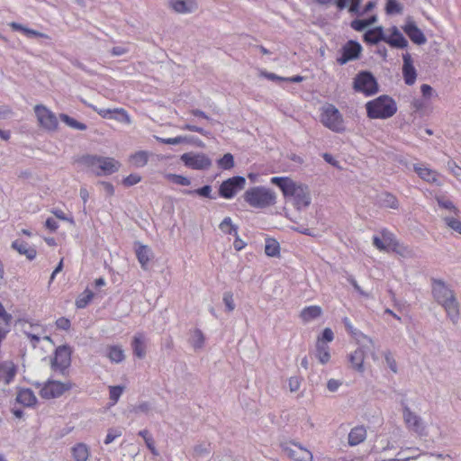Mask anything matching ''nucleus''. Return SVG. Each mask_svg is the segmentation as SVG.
Returning <instances> with one entry per match:
<instances>
[{
	"label": "nucleus",
	"mask_w": 461,
	"mask_h": 461,
	"mask_svg": "<svg viewBox=\"0 0 461 461\" xmlns=\"http://www.w3.org/2000/svg\"><path fill=\"white\" fill-rule=\"evenodd\" d=\"M432 295L435 301L446 311L451 321L455 324L459 319V303L455 293L444 281L432 279Z\"/></svg>",
	"instance_id": "obj_1"
},
{
	"label": "nucleus",
	"mask_w": 461,
	"mask_h": 461,
	"mask_svg": "<svg viewBox=\"0 0 461 461\" xmlns=\"http://www.w3.org/2000/svg\"><path fill=\"white\" fill-rule=\"evenodd\" d=\"M271 183L279 187L285 197H294L297 209L307 207L311 203L310 193L306 185H297L291 178L284 176H274L271 178Z\"/></svg>",
	"instance_id": "obj_2"
},
{
	"label": "nucleus",
	"mask_w": 461,
	"mask_h": 461,
	"mask_svg": "<svg viewBox=\"0 0 461 461\" xmlns=\"http://www.w3.org/2000/svg\"><path fill=\"white\" fill-rule=\"evenodd\" d=\"M367 116L371 119H387L397 112L395 101L387 95H383L366 104Z\"/></svg>",
	"instance_id": "obj_3"
},
{
	"label": "nucleus",
	"mask_w": 461,
	"mask_h": 461,
	"mask_svg": "<svg viewBox=\"0 0 461 461\" xmlns=\"http://www.w3.org/2000/svg\"><path fill=\"white\" fill-rule=\"evenodd\" d=\"M77 161L91 168L96 176L111 175L120 167V163L114 158L96 155H84Z\"/></svg>",
	"instance_id": "obj_4"
},
{
	"label": "nucleus",
	"mask_w": 461,
	"mask_h": 461,
	"mask_svg": "<svg viewBox=\"0 0 461 461\" xmlns=\"http://www.w3.org/2000/svg\"><path fill=\"white\" fill-rule=\"evenodd\" d=\"M276 194L264 186H254L244 193V200L252 207L266 208L276 203Z\"/></svg>",
	"instance_id": "obj_5"
},
{
	"label": "nucleus",
	"mask_w": 461,
	"mask_h": 461,
	"mask_svg": "<svg viewBox=\"0 0 461 461\" xmlns=\"http://www.w3.org/2000/svg\"><path fill=\"white\" fill-rule=\"evenodd\" d=\"M353 88L369 96L378 92V83L371 72L361 71L354 78Z\"/></svg>",
	"instance_id": "obj_6"
},
{
	"label": "nucleus",
	"mask_w": 461,
	"mask_h": 461,
	"mask_svg": "<svg viewBox=\"0 0 461 461\" xmlns=\"http://www.w3.org/2000/svg\"><path fill=\"white\" fill-rule=\"evenodd\" d=\"M321 122L335 132H342L345 130L342 115L333 104L323 108Z\"/></svg>",
	"instance_id": "obj_7"
},
{
	"label": "nucleus",
	"mask_w": 461,
	"mask_h": 461,
	"mask_svg": "<svg viewBox=\"0 0 461 461\" xmlns=\"http://www.w3.org/2000/svg\"><path fill=\"white\" fill-rule=\"evenodd\" d=\"M72 350L69 346L62 345L56 348L54 357L50 361L51 369L65 375L71 365Z\"/></svg>",
	"instance_id": "obj_8"
},
{
	"label": "nucleus",
	"mask_w": 461,
	"mask_h": 461,
	"mask_svg": "<svg viewBox=\"0 0 461 461\" xmlns=\"http://www.w3.org/2000/svg\"><path fill=\"white\" fill-rule=\"evenodd\" d=\"M34 113L39 125L46 131H55L58 129L59 122L54 113L43 104H36Z\"/></svg>",
	"instance_id": "obj_9"
},
{
	"label": "nucleus",
	"mask_w": 461,
	"mask_h": 461,
	"mask_svg": "<svg viewBox=\"0 0 461 461\" xmlns=\"http://www.w3.org/2000/svg\"><path fill=\"white\" fill-rule=\"evenodd\" d=\"M246 179L244 176H236L224 180L219 187V195L225 199L233 198L236 194L244 189Z\"/></svg>",
	"instance_id": "obj_10"
},
{
	"label": "nucleus",
	"mask_w": 461,
	"mask_h": 461,
	"mask_svg": "<svg viewBox=\"0 0 461 461\" xmlns=\"http://www.w3.org/2000/svg\"><path fill=\"white\" fill-rule=\"evenodd\" d=\"M180 159L185 167L194 170H206L212 166V159L204 153H184Z\"/></svg>",
	"instance_id": "obj_11"
},
{
	"label": "nucleus",
	"mask_w": 461,
	"mask_h": 461,
	"mask_svg": "<svg viewBox=\"0 0 461 461\" xmlns=\"http://www.w3.org/2000/svg\"><path fill=\"white\" fill-rule=\"evenodd\" d=\"M72 388L70 382L61 383L56 380L47 381L40 391V395L43 399H53L61 396L65 392Z\"/></svg>",
	"instance_id": "obj_12"
},
{
	"label": "nucleus",
	"mask_w": 461,
	"mask_h": 461,
	"mask_svg": "<svg viewBox=\"0 0 461 461\" xmlns=\"http://www.w3.org/2000/svg\"><path fill=\"white\" fill-rule=\"evenodd\" d=\"M402 416L409 429L414 431L419 436L427 435L426 426L424 425L422 419L413 412L408 406L403 408Z\"/></svg>",
	"instance_id": "obj_13"
},
{
	"label": "nucleus",
	"mask_w": 461,
	"mask_h": 461,
	"mask_svg": "<svg viewBox=\"0 0 461 461\" xmlns=\"http://www.w3.org/2000/svg\"><path fill=\"white\" fill-rule=\"evenodd\" d=\"M362 51L359 42L350 40L341 49V56L337 59L339 65H344L350 60L357 59Z\"/></svg>",
	"instance_id": "obj_14"
},
{
	"label": "nucleus",
	"mask_w": 461,
	"mask_h": 461,
	"mask_svg": "<svg viewBox=\"0 0 461 461\" xmlns=\"http://www.w3.org/2000/svg\"><path fill=\"white\" fill-rule=\"evenodd\" d=\"M402 30L415 44L422 45L426 43L427 38L412 19L408 18L406 23L402 26Z\"/></svg>",
	"instance_id": "obj_15"
},
{
	"label": "nucleus",
	"mask_w": 461,
	"mask_h": 461,
	"mask_svg": "<svg viewBox=\"0 0 461 461\" xmlns=\"http://www.w3.org/2000/svg\"><path fill=\"white\" fill-rule=\"evenodd\" d=\"M294 447H284V451L287 456L295 461H312L313 456L311 451L302 446L293 443Z\"/></svg>",
	"instance_id": "obj_16"
},
{
	"label": "nucleus",
	"mask_w": 461,
	"mask_h": 461,
	"mask_svg": "<svg viewBox=\"0 0 461 461\" xmlns=\"http://www.w3.org/2000/svg\"><path fill=\"white\" fill-rule=\"evenodd\" d=\"M402 75L404 82L408 86H412L416 81L417 72L412 64L411 54L409 52L402 54Z\"/></svg>",
	"instance_id": "obj_17"
},
{
	"label": "nucleus",
	"mask_w": 461,
	"mask_h": 461,
	"mask_svg": "<svg viewBox=\"0 0 461 461\" xmlns=\"http://www.w3.org/2000/svg\"><path fill=\"white\" fill-rule=\"evenodd\" d=\"M390 31L391 34L389 36L385 35L384 42L396 49H405L408 47V41L396 26H393Z\"/></svg>",
	"instance_id": "obj_18"
},
{
	"label": "nucleus",
	"mask_w": 461,
	"mask_h": 461,
	"mask_svg": "<svg viewBox=\"0 0 461 461\" xmlns=\"http://www.w3.org/2000/svg\"><path fill=\"white\" fill-rule=\"evenodd\" d=\"M137 248L135 249L136 257L138 261L140 262L141 268L143 270L148 269V265L153 257V252L149 247L147 245H142L140 242L135 244Z\"/></svg>",
	"instance_id": "obj_19"
},
{
	"label": "nucleus",
	"mask_w": 461,
	"mask_h": 461,
	"mask_svg": "<svg viewBox=\"0 0 461 461\" xmlns=\"http://www.w3.org/2000/svg\"><path fill=\"white\" fill-rule=\"evenodd\" d=\"M363 40L369 45H376L380 41H384L385 34L382 26H377L373 29L367 30L364 35Z\"/></svg>",
	"instance_id": "obj_20"
},
{
	"label": "nucleus",
	"mask_w": 461,
	"mask_h": 461,
	"mask_svg": "<svg viewBox=\"0 0 461 461\" xmlns=\"http://www.w3.org/2000/svg\"><path fill=\"white\" fill-rule=\"evenodd\" d=\"M17 372L16 366L12 361H5L0 364V381L4 380L5 384H9L14 378Z\"/></svg>",
	"instance_id": "obj_21"
},
{
	"label": "nucleus",
	"mask_w": 461,
	"mask_h": 461,
	"mask_svg": "<svg viewBox=\"0 0 461 461\" xmlns=\"http://www.w3.org/2000/svg\"><path fill=\"white\" fill-rule=\"evenodd\" d=\"M12 248L18 251L19 254L24 255L29 260L36 258L37 251L34 248L30 247L23 240H16L12 243Z\"/></svg>",
	"instance_id": "obj_22"
},
{
	"label": "nucleus",
	"mask_w": 461,
	"mask_h": 461,
	"mask_svg": "<svg viewBox=\"0 0 461 461\" xmlns=\"http://www.w3.org/2000/svg\"><path fill=\"white\" fill-rule=\"evenodd\" d=\"M315 357L321 365L327 364L330 360V347L322 340H317L315 345Z\"/></svg>",
	"instance_id": "obj_23"
},
{
	"label": "nucleus",
	"mask_w": 461,
	"mask_h": 461,
	"mask_svg": "<svg viewBox=\"0 0 461 461\" xmlns=\"http://www.w3.org/2000/svg\"><path fill=\"white\" fill-rule=\"evenodd\" d=\"M71 454L75 461H88L90 456V448L85 443H77L72 447Z\"/></svg>",
	"instance_id": "obj_24"
},
{
	"label": "nucleus",
	"mask_w": 461,
	"mask_h": 461,
	"mask_svg": "<svg viewBox=\"0 0 461 461\" xmlns=\"http://www.w3.org/2000/svg\"><path fill=\"white\" fill-rule=\"evenodd\" d=\"M364 359H365V352L362 348H357L348 357V360H349L352 367L356 371L360 372V373H363L365 370Z\"/></svg>",
	"instance_id": "obj_25"
},
{
	"label": "nucleus",
	"mask_w": 461,
	"mask_h": 461,
	"mask_svg": "<svg viewBox=\"0 0 461 461\" xmlns=\"http://www.w3.org/2000/svg\"><path fill=\"white\" fill-rule=\"evenodd\" d=\"M366 438V430L364 426L353 428L348 434V445L357 446L363 442Z\"/></svg>",
	"instance_id": "obj_26"
},
{
	"label": "nucleus",
	"mask_w": 461,
	"mask_h": 461,
	"mask_svg": "<svg viewBox=\"0 0 461 461\" xmlns=\"http://www.w3.org/2000/svg\"><path fill=\"white\" fill-rule=\"evenodd\" d=\"M172 8L179 14L192 13L195 9L194 0H176L171 3Z\"/></svg>",
	"instance_id": "obj_27"
},
{
	"label": "nucleus",
	"mask_w": 461,
	"mask_h": 461,
	"mask_svg": "<svg viewBox=\"0 0 461 461\" xmlns=\"http://www.w3.org/2000/svg\"><path fill=\"white\" fill-rule=\"evenodd\" d=\"M16 401L24 406H32L37 399L31 389H22L18 392Z\"/></svg>",
	"instance_id": "obj_28"
},
{
	"label": "nucleus",
	"mask_w": 461,
	"mask_h": 461,
	"mask_svg": "<svg viewBox=\"0 0 461 461\" xmlns=\"http://www.w3.org/2000/svg\"><path fill=\"white\" fill-rule=\"evenodd\" d=\"M133 354L138 358H144L146 356V345L143 336L140 334L135 335L131 343Z\"/></svg>",
	"instance_id": "obj_29"
},
{
	"label": "nucleus",
	"mask_w": 461,
	"mask_h": 461,
	"mask_svg": "<svg viewBox=\"0 0 461 461\" xmlns=\"http://www.w3.org/2000/svg\"><path fill=\"white\" fill-rule=\"evenodd\" d=\"M321 308L317 305L308 306L302 310L300 317L304 322L311 321L321 315Z\"/></svg>",
	"instance_id": "obj_30"
},
{
	"label": "nucleus",
	"mask_w": 461,
	"mask_h": 461,
	"mask_svg": "<svg viewBox=\"0 0 461 461\" xmlns=\"http://www.w3.org/2000/svg\"><path fill=\"white\" fill-rule=\"evenodd\" d=\"M9 25L13 30L23 32L28 37H40L43 39H50V36L48 34L38 32L33 29L27 28L21 23L13 22Z\"/></svg>",
	"instance_id": "obj_31"
},
{
	"label": "nucleus",
	"mask_w": 461,
	"mask_h": 461,
	"mask_svg": "<svg viewBox=\"0 0 461 461\" xmlns=\"http://www.w3.org/2000/svg\"><path fill=\"white\" fill-rule=\"evenodd\" d=\"M211 451L212 448L210 443L198 444L194 447L192 456L198 461L203 460L210 456Z\"/></svg>",
	"instance_id": "obj_32"
},
{
	"label": "nucleus",
	"mask_w": 461,
	"mask_h": 461,
	"mask_svg": "<svg viewBox=\"0 0 461 461\" xmlns=\"http://www.w3.org/2000/svg\"><path fill=\"white\" fill-rule=\"evenodd\" d=\"M379 203L383 207L398 209L399 202L397 198L391 193L384 192L379 195Z\"/></svg>",
	"instance_id": "obj_33"
},
{
	"label": "nucleus",
	"mask_w": 461,
	"mask_h": 461,
	"mask_svg": "<svg viewBox=\"0 0 461 461\" xmlns=\"http://www.w3.org/2000/svg\"><path fill=\"white\" fill-rule=\"evenodd\" d=\"M265 253L268 257H279L280 245L278 241L272 238L266 239Z\"/></svg>",
	"instance_id": "obj_34"
},
{
	"label": "nucleus",
	"mask_w": 461,
	"mask_h": 461,
	"mask_svg": "<svg viewBox=\"0 0 461 461\" xmlns=\"http://www.w3.org/2000/svg\"><path fill=\"white\" fill-rule=\"evenodd\" d=\"M107 357L112 362L120 363L125 357L124 351L120 346H110L107 349Z\"/></svg>",
	"instance_id": "obj_35"
},
{
	"label": "nucleus",
	"mask_w": 461,
	"mask_h": 461,
	"mask_svg": "<svg viewBox=\"0 0 461 461\" xmlns=\"http://www.w3.org/2000/svg\"><path fill=\"white\" fill-rule=\"evenodd\" d=\"M212 188L209 185H205L200 188L194 189V190H184L183 193L185 194L194 195L197 194L201 197L210 198V199H215L216 197L212 194Z\"/></svg>",
	"instance_id": "obj_36"
},
{
	"label": "nucleus",
	"mask_w": 461,
	"mask_h": 461,
	"mask_svg": "<svg viewBox=\"0 0 461 461\" xmlns=\"http://www.w3.org/2000/svg\"><path fill=\"white\" fill-rule=\"evenodd\" d=\"M59 119L66 123L68 127L78 130V131H86L87 129L86 124L77 121L76 119L70 117L66 113H60Z\"/></svg>",
	"instance_id": "obj_37"
},
{
	"label": "nucleus",
	"mask_w": 461,
	"mask_h": 461,
	"mask_svg": "<svg viewBox=\"0 0 461 461\" xmlns=\"http://www.w3.org/2000/svg\"><path fill=\"white\" fill-rule=\"evenodd\" d=\"M131 162L138 167H144L149 160V153L141 150L134 153L131 157Z\"/></svg>",
	"instance_id": "obj_38"
},
{
	"label": "nucleus",
	"mask_w": 461,
	"mask_h": 461,
	"mask_svg": "<svg viewBox=\"0 0 461 461\" xmlns=\"http://www.w3.org/2000/svg\"><path fill=\"white\" fill-rule=\"evenodd\" d=\"M219 228L224 233L237 235L238 226L232 224L230 217H225L220 223Z\"/></svg>",
	"instance_id": "obj_39"
},
{
	"label": "nucleus",
	"mask_w": 461,
	"mask_h": 461,
	"mask_svg": "<svg viewBox=\"0 0 461 461\" xmlns=\"http://www.w3.org/2000/svg\"><path fill=\"white\" fill-rule=\"evenodd\" d=\"M415 172L419 175V176L425 181L428 182H435L436 181V176L435 172L432 170L426 168V167H420L418 166H414Z\"/></svg>",
	"instance_id": "obj_40"
},
{
	"label": "nucleus",
	"mask_w": 461,
	"mask_h": 461,
	"mask_svg": "<svg viewBox=\"0 0 461 461\" xmlns=\"http://www.w3.org/2000/svg\"><path fill=\"white\" fill-rule=\"evenodd\" d=\"M94 297V293L86 289L79 297L76 300V306L78 309H83L90 303Z\"/></svg>",
	"instance_id": "obj_41"
},
{
	"label": "nucleus",
	"mask_w": 461,
	"mask_h": 461,
	"mask_svg": "<svg viewBox=\"0 0 461 461\" xmlns=\"http://www.w3.org/2000/svg\"><path fill=\"white\" fill-rule=\"evenodd\" d=\"M157 140L164 144H169V145H177L183 142L192 141L194 140V137H187V136H177L175 138H157Z\"/></svg>",
	"instance_id": "obj_42"
},
{
	"label": "nucleus",
	"mask_w": 461,
	"mask_h": 461,
	"mask_svg": "<svg viewBox=\"0 0 461 461\" xmlns=\"http://www.w3.org/2000/svg\"><path fill=\"white\" fill-rule=\"evenodd\" d=\"M217 164H218L219 167H221V169H224V170L230 169L234 167V157L230 153H226L222 156V158H221L217 161Z\"/></svg>",
	"instance_id": "obj_43"
},
{
	"label": "nucleus",
	"mask_w": 461,
	"mask_h": 461,
	"mask_svg": "<svg viewBox=\"0 0 461 461\" xmlns=\"http://www.w3.org/2000/svg\"><path fill=\"white\" fill-rule=\"evenodd\" d=\"M436 200L439 207L448 210L456 215L458 214L459 210L455 206V204L450 200L443 196H437Z\"/></svg>",
	"instance_id": "obj_44"
},
{
	"label": "nucleus",
	"mask_w": 461,
	"mask_h": 461,
	"mask_svg": "<svg viewBox=\"0 0 461 461\" xmlns=\"http://www.w3.org/2000/svg\"><path fill=\"white\" fill-rule=\"evenodd\" d=\"M139 435L143 438L148 448L151 451V453L156 456L158 455L154 446V440L149 432L147 429H143L139 432Z\"/></svg>",
	"instance_id": "obj_45"
},
{
	"label": "nucleus",
	"mask_w": 461,
	"mask_h": 461,
	"mask_svg": "<svg viewBox=\"0 0 461 461\" xmlns=\"http://www.w3.org/2000/svg\"><path fill=\"white\" fill-rule=\"evenodd\" d=\"M167 178L173 182L174 184L179 185H189L191 184V180L184 176L176 175V174H168L167 176Z\"/></svg>",
	"instance_id": "obj_46"
},
{
	"label": "nucleus",
	"mask_w": 461,
	"mask_h": 461,
	"mask_svg": "<svg viewBox=\"0 0 461 461\" xmlns=\"http://www.w3.org/2000/svg\"><path fill=\"white\" fill-rule=\"evenodd\" d=\"M204 343V336L201 330L195 329L192 337V345L194 348H201Z\"/></svg>",
	"instance_id": "obj_47"
},
{
	"label": "nucleus",
	"mask_w": 461,
	"mask_h": 461,
	"mask_svg": "<svg viewBox=\"0 0 461 461\" xmlns=\"http://www.w3.org/2000/svg\"><path fill=\"white\" fill-rule=\"evenodd\" d=\"M113 112L112 119L127 124L131 123V118L124 109H114Z\"/></svg>",
	"instance_id": "obj_48"
},
{
	"label": "nucleus",
	"mask_w": 461,
	"mask_h": 461,
	"mask_svg": "<svg viewBox=\"0 0 461 461\" xmlns=\"http://www.w3.org/2000/svg\"><path fill=\"white\" fill-rule=\"evenodd\" d=\"M402 10V6L397 2V0H387L385 11L388 14H399Z\"/></svg>",
	"instance_id": "obj_49"
},
{
	"label": "nucleus",
	"mask_w": 461,
	"mask_h": 461,
	"mask_svg": "<svg viewBox=\"0 0 461 461\" xmlns=\"http://www.w3.org/2000/svg\"><path fill=\"white\" fill-rule=\"evenodd\" d=\"M443 220L447 227L461 234V221L454 217H445Z\"/></svg>",
	"instance_id": "obj_50"
},
{
	"label": "nucleus",
	"mask_w": 461,
	"mask_h": 461,
	"mask_svg": "<svg viewBox=\"0 0 461 461\" xmlns=\"http://www.w3.org/2000/svg\"><path fill=\"white\" fill-rule=\"evenodd\" d=\"M402 257L408 258L411 257L412 251L408 247L403 246L400 243H395L393 247L390 249Z\"/></svg>",
	"instance_id": "obj_51"
},
{
	"label": "nucleus",
	"mask_w": 461,
	"mask_h": 461,
	"mask_svg": "<svg viewBox=\"0 0 461 461\" xmlns=\"http://www.w3.org/2000/svg\"><path fill=\"white\" fill-rule=\"evenodd\" d=\"M122 434V432L120 429H115V428L109 429L106 438L104 439V444L105 445L111 444L115 438L121 437Z\"/></svg>",
	"instance_id": "obj_52"
},
{
	"label": "nucleus",
	"mask_w": 461,
	"mask_h": 461,
	"mask_svg": "<svg viewBox=\"0 0 461 461\" xmlns=\"http://www.w3.org/2000/svg\"><path fill=\"white\" fill-rule=\"evenodd\" d=\"M223 303L225 304L226 310L230 312L235 309V303L233 300V294L231 292H225L223 294Z\"/></svg>",
	"instance_id": "obj_53"
},
{
	"label": "nucleus",
	"mask_w": 461,
	"mask_h": 461,
	"mask_svg": "<svg viewBox=\"0 0 461 461\" xmlns=\"http://www.w3.org/2000/svg\"><path fill=\"white\" fill-rule=\"evenodd\" d=\"M382 236L384 243L386 244V247H388V251L392 249V247L394 246L395 243H399L394 236L387 230H383Z\"/></svg>",
	"instance_id": "obj_54"
},
{
	"label": "nucleus",
	"mask_w": 461,
	"mask_h": 461,
	"mask_svg": "<svg viewBox=\"0 0 461 461\" xmlns=\"http://www.w3.org/2000/svg\"><path fill=\"white\" fill-rule=\"evenodd\" d=\"M350 26L357 32H362L368 27V23L361 19H355L351 22Z\"/></svg>",
	"instance_id": "obj_55"
},
{
	"label": "nucleus",
	"mask_w": 461,
	"mask_h": 461,
	"mask_svg": "<svg viewBox=\"0 0 461 461\" xmlns=\"http://www.w3.org/2000/svg\"><path fill=\"white\" fill-rule=\"evenodd\" d=\"M123 392V387L120 385L110 386V399L117 402Z\"/></svg>",
	"instance_id": "obj_56"
},
{
	"label": "nucleus",
	"mask_w": 461,
	"mask_h": 461,
	"mask_svg": "<svg viewBox=\"0 0 461 461\" xmlns=\"http://www.w3.org/2000/svg\"><path fill=\"white\" fill-rule=\"evenodd\" d=\"M384 358H385V362H386L388 367L391 369V371L393 372L394 374H396L398 371L397 364H396L395 359L392 356V354L390 352L384 353Z\"/></svg>",
	"instance_id": "obj_57"
},
{
	"label": "nucleus",
	"mask_w": 461,
	"mask_h": 461,
	"mask_svg": "<svg viewBox=\"0 0 461 461\" xmlns=\"http://www.w3.org/2000/svg\"><path fill=\"white\" fill-rule=\"evenodd\" d=\"M141 177L137 174H131L123 179V185L126 186H131L140 182Z\"/></svg>",
	"instance_id": "obj_58"
},
{
	"label": "nucleus",
	"mask_w": 461,
	"mask_h": 461,
	"mask_svg": "<svg viewBox=\"0 0 461 461\" xmlns=\"http://www.w3.org/2000/svg\"><path fill=\"white\" fill-rule=\"evenodd\" d=\"M334 339V334L331 329L325 328L322 331L321 337L318 338L317 340H322L324 343L331 342Z\"/></svg>",
	"instance_id": "obj_59"
},
{
	"label": "nucleus",
	"mask_w": 461,
	"mask_h": 461,
	"mask_svg": "<svg viewBox=\"0 0 461 461\" xmlns=\"http://www.w3.org/2000/svg\"><path fill=\"white\" fill-rule=\"evenodd\" d=\"M0 318L2 319L4 323L7 326L10 325V323L13 320V316L5 311L4 305L1 302H0Z\"/></svg>",
	"instance_id": "obj_60"
},
{
	"label": "nucleus",
	"mask_w": 461,
	"mask_h": 461,
	"mask_svg": "<svg viewBox=\"0 0 461 461\" xmlns=\"http://www.w3.org/2000/svg\"><path fill=\"white\" fill-rule=\"evenodd\" d=\"M181 129L185 130V131H194V132H198L203 136H208V134H209V132L204 131L202 127H198V126L188 124V123L182 126Z\"/></svg>",
	"instance_id": "obj_61"
},
{
	"label": "nucleus",
	"mask_w": 461,
	"mask_h": 461,
	"mask_svg": "<svg viewBox=\"0 0 461 461\" xmlns=\"http://www.w3.org/2000/svg\"><path fill=\"white\" fill-rule=\"evenodd\" d=\"M362 0H349L348 11L354 14H360V4Z\"/></svg>",
	"instance_id": "obj_62"
},
{
	"label": "nucleus",
	"mask_w": 461,
	"mask_h": 461,
	"mask_svg": "<svg viewBox=\"0 0 461 461\" xmlns=\"http://www.w3.org/2000/svg\"><path fill=\"white\" fill-rule=\"evenodd\" d=\"M56 325L60 330H68L71 324L68 319L61 317L56 321Z\"/></svg>",
	"instance_id": "obj_63"
},
{
	"label": "nucleus",
	"mask_w": 461,
	"mask_h": 461,
	"mask_svg": "<svg viewBox=\"0 0 461 461\" xmlns=\"http://www.w3.org/2000/svg\"><path fill=\"white\" fill-rule=\"evenodd\" d=\"M342 383L336 379H330L327 383V388L330 392H336Z\"/></svg>",
	"instance_id": "obj_64"
}]
</instances>
